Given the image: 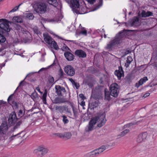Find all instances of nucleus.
<instances>
[{"label": "nucleus", "mask_w": 157, "mask_h": 157, "mask_svg": "<svg viewBox=\"0 0 157 157\" xmlns=\"http://www.w3.org/2000/svg\"><path fill=\"white\" fill-rule=\"evenodd\" d=\"M108 148V145H102L98 149H95L96 152L97 153L98 155L107 149Z\"/></svg>", "instance_id": "bb28decb"}, {"label": "nucleus", "mask_w": 157, "mask_h": 157, "mask_svg": "<svg viewBox=\"0 0 157 157\" xmlns=\"http://www.w3.org/2000/svg\"><path fill=\"white\" fill-rule=\"evenodd\" d=\"M47 95V90L45 89L44 91V93L42 97V99L43 103L44 104H46V97Z\"/></svg>", "instance_id": "e433bc0d"}, {"label": "nucleus", "mask_w": 157, "mask_h": 157, "mask_svg": "<svg viewBox=\"0 0 157 157\" xmlns=\"http://www.w3.org/2000/svg\"><path fill=\"white\" fill-rule=\"evenodd\" d=\"M62 117L63 118L62 121L64 124H67L69 122V121L65 115H63Z\"/></svg>", "instance_id": "37998d69"}, {"label": "nucleus", "mask_w": 157, "mask_h": 157, "mask_svg": "<svg viewBox=\"0 0 157 157\" xmlns=\"http://www.w3.org/2000/svg\"><path fill=\"white\" fill-rule=\"evenodd\" d=\"M62 49L63 51L67 50H70L69 48L67 46H63L62 48Z\"/></svg>", "instance_id": "e2e57ef3"}, {"label": "nucleus", "mask_w": 157, "mask_h": 157, "mask_svg": "<svg viewBox=\"0 0 157 157\" xmlns=\"http://www.w3.org/2000/svg\"><path fill=\"white\" fill-rule=\"evenodd\" d=\"M87 12L86 9V7H84L81 5H80L79 8H78L74 13L77 14H83L86 13Z\"/></svg>", "instance_id": "a211bd4d"}, {"label": "nucleus", "mask_w": 157, "mask_h": 157, "mask_svg": "<svg viewBox=\"0 0 157 157\" xmlns=\"http://www.w3.org/2000/svg\"><path fill=\"white\" fill-rule=\"evenodd\" d=\"M122 40H111L107 45L105 48L109 51L113 50L120 45Z\"/></svg>", "instance_id": "423d86ee"}, {"label": "nucleus", "mask_w": 157, "mask_h": 157, "mask_svg": "<svg viewBox=\"0 0 157 157\" xmlns=\"http://www.w3.org/2000/svg\"><path fill=\"white\" fill-rule=\"evenodd\" d=\"M135 30L124 29L121 30L117 34L113 39H121L126 36L131 35V32Z\"/></svg>", "instance_id": "0eeeda50"}, {"label": "nucleus", "mask_w": 157, "mask_h": 157, "mask_svg": "<svg viewBox=\"0 0 157 157\" xmlns=\"http://www.w3.org/2000/svg\"><path fill=\"white\" fill-rule=\"evenodd\" d=\"M72 107L74 113V116L75 118H76L78 117V112L77 109H75L73 105L72 106Z\"/></svg>", "instance_id": "a18cd8bd"}, {"label": "nucleus", "mask_w": 157, "mask_h": 157, "mask_svg": "<svg viewBox=\"0 0 157 157\" xmlns=\"http://www.w3.org/2000/svg\"><path fill=\"white\" fill-rule=\"evenodd\" d=\"M148 79L147 77H144L143 78L140 79L138 82L136 83L135 86L138 88L140 85H142L144 83L147 81Z\"/></svg>", "instance_id": "a878e982"}, {"label": "nucleus", "mask_w": 157, "mask_h": 157, "mask_svg": "<svg viewBox=\"0 0 157 157\" xmlns=\"http://www.w3.org/2000/svg\"><path fill=\"white\" fill-rule=\"evenodd\" d=\"M139 17H134L128 22L132 26H137L139 25Z\"/></svg>", "instance_id": "f3484780"}, {"label": "nucleus", "mask_w": 157, "mask_h": 157, "mask_svg": "<svg viewBox=\"0 0 157 157\" xmlns=\"http://www.w3.org/2000/svg\"><path fill=\"white\" fill-rule=\"evenodd\" d=\"M90 33L89 32H87V31L86 29H84V28L82 27L81 30H77L76 31V35L78 36L80 35H83L84 36H86L87 34H89Z\"/></svg>", "instance_id": "b1692460"}, {"label": "nucleus", "mask_w": 157, "mask_h": 157, "mask_svg": "<svg viewBox=\"0 0 157 157\" xmlns=\"http://www.w3.org/2000/svg\"><path fill=\"white\" fill-rule=\"evenodd\" d=\"M50 33L53 36V37L54 38H56L58 39H64L62 37L56 34L52 31H50Z\"/></svg>", "instance_id": "a19ab883"}, {"label": "nucleus", "mask_w": 157, "mask_h": 157, "mask_svg": "<svg viewBox=\"0 0 157 157\" xmlns=\"http://www.w3.org/2000/svg\"><path fill=\"white\" fill-rule=\"evenodd\" d=\"M23 115V113L22 110H19L18 114V117H21Z\"/></svg>", "instance_id": "bf43d9fd"}, {"label": "nucleus", "mask_w": 157, "mask_h": 157, "mask_svg": "<svg viewBox=\"0 0 157 157\" xmlns=\"http://www.w3.org/2000/svg\"><path fill=\"white\" fill-rule=\"evenodd\" d=\"M100 103L98 100L93 101L91 103L89 104V107L91 109H94V108L97 107Z\"/></svg>", "instance_id": "393cba45"}, {"label": "nucleus", "mask_w": 157, "mask_h": 157, "mask_svg": "<svg viewBox=\"0 0 157 157\" xmlns=\"http://www.w3.org/2000/svg\"><path fill=\"white\" fill-rule=\"evenodd\" d=\"M79 97L81 98L82 100H84L86 99V97L84 96V94H80L79 95Z\"/></svg>", "instance_id": "13d9d810"}, {"label": "nucleus", "mask_w": 157, "mask_h": 157, "mask_svg": "<svg viewBox=\"0 0 157 157\" xmlns=\"http://www.w3.org/2000/svg\"><path fill=\"white\" fill-rule=\"evenodd\" d=\"M147 136L146 132H144L140 134L137 138V141L138 143H140L146 139Z\"/></svg>", "instance_id": "6ab92c4d"}, {"label": "nucleus", "mask_w": 157, "mask_h": 157, "mask_svg": "<svg viewBox=\"0 0 157 157\" xmlns=\"http://www.w3.org/2000/svg\"><path fill=\"white\" fill-rule=\"evenodd\" d=\"M0 21L2 22L0 24V39H6L2 34L5 32H8L10 31L9 21L4 19H0Z\"/></svg>", "instance_id": "7ed1b4c3"}, {"label": "nucleus", "mask_w": 157, "mask_h": 157, "mask_svg": "<svg viewBox=\"0 0 157 157\" xmlns=\"http://www.w3.org/2000/svg\"><path fill=\"white\" fill-rule=\"evenodd\" d=\"M23 132V131H21V132L18 133V134H17L16 135H13V136H11L10 138H9V140H10V141H12L13 140H14V138L15 137H16L17 136L19 135H20L21 134V133Z\"/></svg>", "instance_id": "8fccbe9b"}, {"label": "nucleus", "mask_w": 157, "mask_h": 157, "mask_svg": "<svg viewBox=\"0 0 157 157\" xmlns=\"http://www.w3.org/2000/svg\"><path fill=\"white\" fill-rule=\"evenodd\" d=\"M99 82L101 84H103L104 83V80L102 78H101L100 79Z\"/></svg>", "instance_id": "774afa93"}, {"label": "nucleus", "mask_w": 157, "mask_h": 157, "mask_svg": "<svg viewBox=\"0 0 157 157\" xmlns=\"http://www.w3.org/2000/svg\"><path fill=\"white\" fill-rule=\"evenodd\" d=\"M86 1H87L90 4H94L96 1V0H86Z\"/></svg>", "instance_id": "680f3d73"}, {"label": "nucleus", "mask_w": 157, "mask_h": 157, "mask_svg": "<svg viewBox=\"0 0 157 157\" xmlns=\"http://www.w3.org/2000/svg\"><path fill=\"white\" fill-rule=\"evenodd\" d=\"M141 17H147L146 12L144 10H143L141 14Z\"/></svg>", "instance_id": "4d7b16f0"}, {"label": "nucleus", "mask_w": 157, "mask_h": 157, "mask_svg": "<svg viewBox=\"0 0 157 157\" xmlns=\"http://www.w3.org/2000/svg\"><path fill=\"white\" fill-rule=\"evenodd\" d=\"M132 60L133 59L131 56H128L126 60V62L125 64V66L126 67H128Z\"/></svg>", "instance_id": "f704fd0d"}, {"label": "nucleus", "mask_w": 157, "mask_h": 157, "mask_svg": "<svg viewBox=\"0 0 157 157\" xmlns=\"http://www.w3.org/2000/svg\"><path fill=\"white\" fill-rule=\"evenodd\" d=\"M72 85L75 86L77 89H78L80 87V85L79 83L75 82Z\"/></svg>", "instance_id": "5fc2aeb1"}, {"label": "nucleus", "mask_w": 157, "mask_h": 157, "mask_svg": "<svg viewBox=\"0 0 157 157\" xmlns=\"http://www.w3.org/2000/svg\"><path fill=\"white\" fill-rule=\"evenodd\" d=\"M114 74L117 76L118 79H120L122 76H124V72L121 67H119V70H116Z\"/></svg>", "instance_id": "aec40b11"}, {"label": "nucleus", "mask_w": 157, "mask_h": 157, "mask_svg": "<svg viewBox=\"0 0 157 157\" xmlns=\"http://www.w3.org/2000/svg\"><path fill=\"white\" fill-rule=\"evenodd\" d=\"M66 101V99L59 96L53 100V103L56 104H60Z\"/></svg>", "instance_id": "4be33fe9"}, {"label": "nucleus", "mask_w": 157, "mask_h": 157, "mask_svg": "<svg viewBox=\"0 0 157 157\" xmlns=\"http://www.w3.org/2000/svg\"><path fill=\"white\" fill-rule=\"evenodd\" d=\"M80 0H71L69 5L72 8L74 13L76 11L78 8L80 6Z\"/></svg>", "instance_id": "f8f14e48"}, {"label": "nucleus", "mask_w": 157, "mask_h": 157, "mask_svg": "<svg viewBox=\"0 0 157 157\" xmlns=\"http://www.w3.org/2000/svg\"><path fill=\"white\" fill-rule=\"evenodd\" d=\"M33 30L34 33L37 34H39L40 33L38 28L36 27H34L33 29Z\"/></svg>", "instance_id": "864d4df0"}, {"label": "nucleus", "mask_w": 157, "mask_h": 157, "mask_svg": "<svg viewBox=\"0 0 157 157\" xmlns=\"http://www.w3.org/2000/svg\"><path fill=\"white\" fill-rule=\"evenodd\" d=\"M31 98L33 100L38 98V94L36 91L33 93L30 96Z\"/></svg>", "instance_id": "79ce46f5"}, {"label": "nucleus", "mask_w": 157, "mask_h": 157, "mask_svg": "<svg viewBox=\"0 0 157 157\" xmlns=\"http://www.w3.org/2000/svg\"><path fill=\"white\" fill-rule=\"evenodd\" d=\"M53 134L60 138H64L66 139H70L72 136L71 133L70 132L55 133Z\"/></svg>", "instance_id": "2eb2a0df"}, {"label": "nucleus", "mask_w": 157, "mask_h": 157, "mask_svg": "<svg viewBox=\"0 0 157 157\" xmlns=\"http://www.w3.org/2000/svg\"><path fill=\"white\" fill-rule=\"evenodd\" d=\"M48 3L51 5L55 7H59L61 8L62 7V5L60 2H58L57 0H48Z\"/></svg>", "instance_id": "dca6fc26"}, {"label": "nucleus", "mask_w": 157, "mask_h": 157, "mask_svg": "<svg viewBox=\"0 0 157 157\" xmlns=\"http://www.w3.org/2000/svg\"><path fill=\"white\" fill-rule=\"evenodd\" d=\"M13 20L14 22L20 23H22L23 21L22 18L19 16H15L13 17Z\"/></svg>", "instance_id": "7c9ffc66"}, {"label": "nucleus", "mask_w": 157, "mask_h": 157, "mask_svg": "<svg viewBox=\"0 0 157 157\" xmlns=\"http://www.w3.org/2000/svg\"><path fill=\"white\" fill-rule=\"evenodd\" d=\"M30 41L29 43H32L33 44H39L40 42L43 43L47 45H48L51 48H52V45L53 48L56 50H58L59 49L57 43L54 40L52 41V40H30Z\"/></svg>", "instance_id": "20e7f679"}, {"label": "nucleus", "mask_w": 157, "mask_h": 157, "mask_svg": "<svg viewBox=\"0 0 157 157\" xmlns=\"http://www.w3.org/2000/svg\"><path fill=\"white\" fill-rule=\"evenodd\" d=\"M146 14H147V17H148L150 16H151L153 15V13L152 12H150V11H147L146 12Z\"/></svg>", "instance_id": "052dcab7"}, {"label": "nucleus", "mask_w": 157, "mask_h": 157, "mask_svg": "<svg viewBox=\"0 0 157 157\" xmlns=\"http://www.w3.org/2000/svg\"><path fill=\"white\" fill-rule=\"evenodd\" d=\"M18 120L16 114L15 112H12L9 115V117L8 119V123L10 125L14 124L16 121Z\"/></svg>", "instance_id": "ddd939ff"}, {"label": "nucleus", "mask_w": 157, "mask_h": 157, "mask_svg": "<svg viewBox=\"0 0 157 157\" xmlns=\"http://www.w3.org/2000/svg\"><path fill=\"white\" fill-rule=\"evenodd\" d=\"M87 157H95L98 156L97 153L95 150L91 151L89 153H87L86 154Z\"/></svg>", "instance_id": "c756f323"}, {"label": "nucleus", "mask_w": 157, "mask_h": 157, "mask_svg": "<svg viewBox=\"0 0 157 157\" xmlns=\"http://www.w3.org/2000/svg\"><path fill=\"white\" fill-rule=\"evenodd\" d=\"M55 92L59 97H63L66 93L65 88L59 85L55 86Z\"/></svg>", "instance_id": "9d476101"}, {"label": "nucleus", "mask_w": 157, "mask_h": 157, "mask_svg": "<svg viewBox=\"0 0 157 157\" xmlns=\"http://www.w3.org/2000/svg\"><path fill=\"white\" fill-rule=\"evenodd\" d=\"M105 100L109 101L111 99L110 93L109 91H106L105 90Z\"/></svg>", "instance_id": "4c0bfd02"}, {"label": "nucleus", "mask_w": 157, "mask_h": 157, "mask_svg": "<svg viewBox=\"0 0 157 157\" xmlns=\"http://www.w3.org/2000/svg\"><path fill=\"white\" fill-rule=\"evenodd\" d=\"M105 90L103 86H98L93 91L92 96L95 99L101 98Z\"/></svg>", "instance_id": "39448f33"}, {"label": "nucleus", "mask_w": 157, "mask_h": 157, "mask_svg": "<svg viewBox=\"0 0 157 157\" xmlns=\"http://www.w3.org/2000/svg\"><path fill=\"white\" fill-rule=\"evenodd\" d=\"M12 103V106L16 109H18V108L19 105L20 104L19 102L16 101L14 100L13 101Z\"/></svg>", "instance_id": "ea45409f"}, {"label": "nucleus", "mask_w": 157, "mask_h": 157, "mask_svg": "<svg viewBox=\"0 0 157 157\" xmlns=\"http://www.w3.org/2000/svg\"><path fill=\"white\" fill-rule=\"evenodd\" d=\"M22 4V3H21L19 4L18 6H15L10 11V12H13L17 11V10L18 9L19 6Z\"/></svg>", "instance_id": "603ef678"}, {"label": "nucleus", "mask_w": 157, "mask_h": 157, "mask_svg": "<svg viewBox=\"0 0 157 157\" xmlns=\"http://www.w3.org/2000/svg\"><path fill=\"white\" fill-rule=\"evenodd\" d=\"M151 59H153L155 60H157V53L155 51L154 52L152 53Z\"/></svg>", "instance_id": "3c124183"}, {"label": "nucleus", "mask_w": 157, "mask_h": 157, "mask_svg": "<svg viewBox=\"0 0 157 157\" xmlns=\"http://www.w3.org/2000/svg\"><path fill=\"white\" fill-rule=\"evenodd\" d=\"M65 105L63 106H56L55 107V109L58 110L60 113H63L64 112Z\"/></svg>", "instance_id": "72a5a7b5"}, {"label": "nucleus", "mask_w": 157, "mask_h": 157, "mask_svg": "<svg viewBox=\"0 0 157 157\" xmlns=\"http://www.w3.org/2000/svg\"><path fill=\"white\" fill-rule=\"evenodd\" d=\"M10 40H0V44L1 45L2 47L0 48V55L3 56L5 54V52L2 54L1 53L4 49L9 47L14 46L15 45L18 44H29L31 42L30 40H13V42H10Z\"/></svg>", "instance_id": "f03ea898"}, {"label": "nucleus", "mask_w": 157, "mask_h": 157, "mask_svg": "<svg viewBox=\"0 0 157 157\" xmlns=\"http://www.w3.org/2000/svg\"><path fill=\"white\" fill-rule=\"evenodd\" d=\"M1 131H6L8 129L7 123L6 121H3L0 126Z\"/></svg>", "instance_id": "c85d7f7f"}, {"label": "nucleus", "mask_w": 157, "mask_h": 157, "mask_svg": "<svg viewBox=\"0 0 157 157\" xmlns=\"http://www.w3.org/2000/svg\"><path fill=\"white\" fill-rule=\"evenodd\" d=\"M130 131L129 129H126L125 130L122 132L120 134V136H123L126 135L127 133L129 132Z\"/></svg>", "instance_id": "49530a36"}, {"label": "nucleus", "mask_w": 157, "mask_h": 157, "mask_svg": "<svg viewBox=\"0 0 157 157\" xmlns=\"http://www.w3.org/2000/svg\"><path fill=\"white\" fill-rule=\"evenodd\" d=\"M106 121L105 115L103 114L100 117L96 116L93 117L89 122L88 125L85 129V131L89 132L93 130L94 129V126L98 122L100 121V123L97 124V126L100 128L104 125Z\"/></svg>", "instance_id": "f257e3e1"}, {"label": "nucleus", "mask_w": 157, "mask_h": 157, "mask_svg": "<svg viewBox=\"0 0 157 157\" xmlns=\"http://www.w3.org/2000/svg\"><path fill=\"white\" fill-rule=\"evenodd\" d=\"M64 71L65 72L70 76H73L75 73V69L71 65H68L65 67Z\"/></svg>", "instance_id": "4468645a"}, {"label": "nucleus", "mask_w": 157, "mask_h": 157, "mask_svg": "<svg viewBox=\"0 0 157 157\" xmlns=\"http://www.w3.org/2000/svg\"><path fill=\"white\" fill-rule=\"evenodd\" d=\"M103 5V0H98V3L95 5L94 6L93 11L96 10L102 6Z\"/></svg>", "instance_id": "2f4dec72"}, {"label": "nucleus", "mask_w": 157, "mask_h": 157, "mask_svg": "<svg viewBox=\"0 0 157 157\" xmlns=\"http://www.w3.org/2000/svg\"><path fill=\"white\" fill-rule=\"evenodd\" d=\"M34 10L37 13L40 14L44 13L46 10L47 6L44 3H37L34 5Z\"/></svg>", "instance_id": "6e6552de"}, {"label": "nucleus", "mask_w": 157, "mask_h": 157, "mask_svg": "<svg viewBox=\"0 0 157 157\" xmlns=\"http://www.w3.org/2000/svg\"><path fill=\"white\" fill-rule=\"evenodd\" d=\"M131 78L132 76L131 75H127L125 78V82L130 84L132 81Z\"/></svg>", "instance_id": "58836bf2"}, {"label": "nucleus", "mask_w": 157, "mask_h": 157, "mask_svg": "<svg viewBox=\"0 0 157 157\" xmlns=\"http://www.w3.org/2000/svg\"><path fill=\"white\" fill-rule=\"evenodd\" d=\"M119 86L116 83L112 84L110 86V95L114 97H117L119 92Z\"/></svg>", "instance_id": "1a4fd4ad"}, {"label": "nucleus", "mask_w": 157, "mask_h": 157, "mask_svg": "<svg viewBox=\"0 0 157 157\" xmlns=\"http://www.w3.org/2000/svg\"><path fill=\"white\" fill-rule=\"evenodd\" d=\"M44 39H53L47 33H43Z\"/></svg>", "instance_id": "c03bdc74"}, {"label": "nucleus", "mask_w": 157, "mask_h": 157, "mask_svg": "<svg viewBox=\"0 0 157 157\" xmlns=\"http://www.w3.org/2000/svg\"><path fill=\"white\" fill-rule=\"evenodd\" d=\"M6 131H1L0 134V140H3L7 139L8 136L7 134L5 132Z\"/></svg>", "instance_id": "473e14b6"}, {"label": "nucleus", "mask_w": 157, "mask_h": 157, "mask_svg": "<svg viewBox=\"0 0 157 157\" xmlns=\"http://www.w3.org/2000/svg\"><path fill=\"white\" fill-rule=\"evenodd\" d=\"M64 109H65L64 111H65L66 112H67V113H70V112H71L70 110V109H69L67 107V106H65Z\"/></svg>", "instance_id": "338daca9"}, {"label": "nucleus", "mask_w": 157, "mask_h": 157, "mask_svg": "<svg viewBox=\"0 0 157 157\" xmlns=\"http://www.w3.org/2000/svg\"><path fill=\"white\" fill-rule=\"evenodd\" d=\"M63 74L64 73L62 70L60 68L59 70V75L60 78H62L63 76Z\"/></svg>", "instance_id": "6e6d98bb"}, {"label": "nucleus", "mask_w": 157, "mask_h": 157, "mask_svg": "<svg viewBox=\"0 0 157 157\" xmlns=\"http://www.w3.org/2000/svg\"><path fill=\"white\" fill-rule=\"evenodd\" d=\"M75 55L80 58H85L86 57V53L81 50H77L75 51Z\"/></svg>", "instance_id": "412c9836"}, {"label": "nucleus", "mask_w": 157, "mask_h": 157, "mask_svg": "<svg viewBox=\"0 0 157 157\" xmlns=\"http://www.w3.org/2000/svg\"><path fill=\"white\" fill-rule=\"evenodd\" d=\"M48 151V149L43 147H39L34 150V152L38 157H42L47 153Z\"/></svg>", "instance_id": "9b49d317"}, {"label": "nucleus", "mask_w": 157, "mask_h": 157, "mask_svg": "<svg viewBox=\"0 0 157 157\" xmlns=\"http://www.w3.org/2000/svg\"><path fill=\"white\" fill-rule=\"evenodd\" d=\"M48 81L50 84H52L54 82V78L51 76H49V77L48 78Z\"/></svg>", "instance_id": "09e8293b"}, {"label": "nucleus", "mask_w": 157, "mask_h": 157, "mask_svg": "<svg viewBox=\"0 0 157 157\" xmlns=\"http://www.w3.org/2000/svg\"><path fill=\"white\" fill-rule=\"evenodd\" d=\"M13 96V94H11L9 96L7 99V101L8 103H10V101L12 100V98Z\"/></svg>", "instance_id": "0e129e2a"}, {"label": "nucleus", "mask_w": 157, "mask_h": 157, "mask_svg": "<svg viewBox=\"0 0 157 157\" xmlns=\"http://www.w3.org/2000/svg\"><path fill=\"white\" fill-rule=\"evenodd\" d=\"M31 74V73H29V74H28L26 75V77L24 79L23 81H21V82H20V83H19V86L17 88V89H16V90H15V92L17 91V90L18 89V87H19V86H22H22L23 85V83L24 82V80H25V79L27 77L30 76Z\"/></svg>", "instance_id": "de8ad7c7"}, {"label": "nucleus", "mask_w": 157, "mask_h": 157, "mask_svg": "<svg viewBox=\"0 0 157 157\" xmlns=\"http://www.w3.org/2000/svg\"><path fill=\"white\" fill-rule=\"evenodd\" d=\"M24 17L28 18L29 20H32L34 17L33 14L32 13H24Z\"/></svg>", "instance_id": "c9c22d12"}, {"label": "nucleus", "mask_w": 157, "mask_h": 157, "mask_svg": "<svg viewBox=\"0 0 157 157\" xmlns=\"http://www.w3.org/2000/svg\"><path fill=\"white\" fill-rule=\"evenodd\" d=\"M23 122V121H22V119H21L19 121L17 122L16 123V124L11 129V132H13L16 129L19 128Z\"/></svg>", "instance_id": "cd10ccee"}, {"label": "nucleus", "mask_w": 157, "mask_h": 157, "mask_svg": "<svg viewBox=\"0 0 157 157\" xmlns=\"http://www.w3.org/2000/svg\"><path fill=\"white\" fill-rule=\"evenodd\" d=\"M151 65L154 67V68H157V62H154Z\"/></svg>", "instance_id": "69168bd1"}, {"label": "nucleus", "mask_w": 157, "mask_h": 157, "mask_svg": "<svg viewBox=\"0 0 157 157\" xmlns=\"http://www.w3.org/2000/svg\"><path fill=\"white\" fill-rule=\"evenodd\" d=\"M64 56L67 60L71 61L74 59V55L70 52L67 51L64 53Z\"/></svg>", "instance_id": "5701e85b"}]
</instances>
